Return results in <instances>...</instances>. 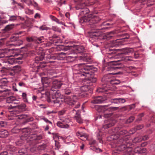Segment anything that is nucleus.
Segmentation results:
<instances>
[{
	"mask_svg": "<svg viewBox=\"0 0 155 155\" xmlns=\"http://www.w3.org/2000/svg\"><path fill=\"white\" fill-rule=\"evenodd\" d=\"M36 53L38 54V56L41 55L42 54H44L43 51V49L42 48H37L36 49Z\"/></svg>",
	"mask_w": 155,
	"mask_h": 155,
	"instance_id": "obj_41",
	"label": "nucleus"
},
{
	"mask_svg": "<svg viewBox=\"0 0 155 155\" xmlns=\"http://www.w3.org/2000/svg\"><path fill=\"white\" fill-rule=\"evenodd\" d=\"M102 97L101 96H98L94 98L91 101V103L93 104H99L102 102Z\"/></svg>",
	"mask_w": 155,
	"mask_h": 155,
	"instance_id": "obj_19",
	"label": "nucleus"
},
{
	"mask_svg": "<svg viewBox=\"0 0 155 155\" xmlns=\"http://www.w3.org/2000/svg\"><path fill=\"white\" fill-rule=\"evenodd\" d=\"M62 91L66 95H71L72 94L71 90L69 88L64 89H63Z\"/></svg>",
	"mask_w": 155,
	"mask_h": 155,
	"instance_id": "obj_32",
	"label": "nucleus"
},
{
	"mask_svg": "<svg viewBox=\"0 0 155 155\" xmlns=\"http://www.w3.org/2000/svg\"><path fill=\"white\" fill-rule=\"evenodd\" d=\"M116 122V120L112 118L107 119L105 120L103 127L104 129L109 128L114 126Z\"/></svg>",
	"mask_w": 155,
	"mask_h": 155,
	"instance_id": "obj_11",
	"label": "nucleus"
},
{
	"mask_svg": "<svg viewBox=\"0 0 155 155\" xmlns=\"http://www.w3.org/2000/svg\"><path fill=\"white\" fill-rule=\"evenodd\" d=\"M86 4L85 3H81L78 5V7H77V9H81L80 12L81 15H85L88 14L89 12V10L88 8L85 7Z\"/></svg>",
	"mask_w": 155,
	"mask_h": 155,
	"instance_id": "obj_8",
	"label": "nucleus"
},
{
	"mask_svg": "<svg viewBox=\"0 0 155 155\" xmlns=\"http://www.w3.org/2000/svg\"><path fill=\"white\" fill-rule=\"evenodd\" d=\"M76 98V96L74 95L67 97L65 99V101L69 105L72 106L75 105L74 108H77L80 107V104L78 102L75 100Z\"/></svg>",
	"mask_w": 155,
	"mask_h": 155,
	"instance_id": "obj_7",
	"label": "nucleus"
},
{
	"mask_svg": "<svg viewBox=\"0 0 155 155\" xmlns=\"http://www.w3.org/2000/svg\"><path fill=\"white\" fill-rule=\"evenodd\" d=\"M57 125L58 126L61 128H67L69 127V125L68 124H64L63 123L60 121L58 122L57 124Z\"/></svg>",
	"mask_w": 155,
	"mask_h": 155,
	"instance_id": "obj_26",
	"label": "nucleus"
},
{
	"mask_svg": "<svg viewBox=\"0 0 155 155\" xmlns=\"http://www.w3.org/2000/svg\"><path fill=\"white\" fill-rule=\"evenodd\" d=\"M39 29L41 30H47L48 29V28L45 25H42L39 27Z\"/></svg>",
	"mask_w": 155,
	"mask_h": 155,
	"instance_id": "obj_64",
	"label": "nucleus"
},
{
	"mask_svg": "<svg viewBox=\"0 0 155 155\" xmlns=\"http://www.w3.org/2000/svg\"><path fill=\"white\" fill-rule=\"evenodd\" d=\"M126 102L125 99L124 98H119V103H124Z\"/></svg>",
	"mask_w": 155,
	"mask_h": 155,
	"instance_id": "obj_62",
	"label": "nucleus"
},
{
	"mask_svg": "<svg viewBox=\"0 0 155 155\" xmlns=\"http://www.w3.org/2000/svg\"><path fill=\"white\" fill-rule=\"evenodd\" d=\"M63 84L62 82L57 80H54L52 83V85L50 91V94L52 93V91H56L58 89L60 88Z\"/></svg>",
	"mask_w": 155,
	"mask_h": 155,
	"instance_id": "obj_9",
	"label": "nucleus"
},
{
	"mask_svg": "<svg viewBox=\"0 0 155 155\" xmlns=\"http://www.w3.org/2000/svg\"><path fill=\"white\" fill-rule=\"evenodd\" d=\"M120 81L119 80L115 79H112L110 81V83L112 84H119Z\"/></svg>",
	"mask_w": 155,
	"mask_h": 155,
	"instance_id": "obj_39",
	"label": "nucleus"
},
{
	"mask_svg": "<svg viewBox=\"0 0 155 155\" xmlns=\"http://www.w3.org/2000/svg\"><path fill=\"white\" fill-rule=\"evenodd\" d=\"M112 79L110 78V74L106 75L102 78L101 81L106 83L110 82V81Z\"/></svg>",
	"mask_w": 155,
	"mask_h": 155,
	"instance_id": "obj_20",
	"label": "nucleus"
},
{
	"mask_svg": "<svg viewBox=\"0 0 155 155\" xmlns=\"http://www.w3.org/2000/svg\"><path fill=\"white\" fill-rule=\"evenodd\" d=\"M24 2L28 5H33V2L30 0H25Z\"/></svg>",
	"mask_w": 155,
	"mask_h": 155,
	"instance_id": "obj_57",
	"label": "nucleus"
},
{
	"mask_svg": "<svg viewBox=\"0 0 155 155\" xmlns=\"http://www.w3.org/2000/svg\"><path fill=\"white\" fill-rule=\"evenodd\" d=\"M77 136H80L81 137H84L85 138H86L87 137V135L86 134L81 133L79 132H78L77 133Z\"/></svg>",
	"mask_w": 155,
	"mask_h": 155,
	"instance_id": "obj_53",
	"label": "nucleus"
},
{
	"mask_svg": "<svg viewBox=\"0 0 155 155\" xmlns=\"http://www.w3.org/2000/svg\"><path fill=\"white\" fill-rule=\"evenodd\" d=\"M41 81L44 88L41 90H45V88L46 87L48 86L49 85V82L47 80V78H42Z\"/></svg>",
	"mask_w": 155,
	"mask_h": 155,
	"instance_id": "obj_21",
	"label": "nucleus"
},
{
	"mask_svg": "<svg viewBox=\"0 0 155 155\" xmlns=\"http://www.w3.org/2000/svg\"><path fill=\"white\" fill-rule=\"evenodd\" d=\"M5 93V95L0 96V102L2 101L4 99V97H7V95H9L10 93V91L8 89H6L3 90H0V94Z\"/></svg>",
	"mask_w": 155,
	"mask_h": 155,
	"instance_id": "obj_14",
	"label": "nucleus"
},
{
	"mask_svg": "<svg viewBox=\"0 0 155 155\" xmlns=\"http://www.w3.org/2000/svg\"><path fill=\"white\" fill-rule=\"evenodd\" d=\"M22 96L24 99V101L25 102L27 101L26 97V94L25 93H23L22 94Z\"/></svg>",
	"mask_w": 155,
	"mask_h": 155,
	"instance_id": "obj_60",
	"label": "nucleus"
},
{
	"mask_svg": "<svg viewBox=\"0 0 155 155\" xmlns=\"http://www.w3.org/2000/svg\"><path fill=\"white\" fill-rule=\"evenodd\" d=\"M22 58V57H18L16 58H9L7 61L6 63L13 64L18 62H20L18 61V60H21Z\"/></svg>",
	"mask_w": 155,
	"mask_h": 155,
	"instance_id": "obj_12",
	"label": "nucleus"
},
{
	"mask_svg": "<svg viewBox=\"0 0 155 155\" xmlns=\"http://www.w3.org/2000/svg\"><path fill=\"white\" fill-rule=\"evenodd\" d=\"M35 42L39 44L44 42V38L43 37H34Z\"/></svg>",
	"mask_w": 155,
	"mask_h": 155,
	"instance_id": "obj_30",
	"label": "nucleus"
},
{
	"mask_svg": "<svg viewBox=\"0 0 155 155\" xmlns=\"http://www.w3.org/2000/svg\"><path fill=\"white\" fill-rule=\"evenodd\" d=\"M72 52L70 51H69L67 52H61L59 53V55L60 56L63 55L64 56V57H67L68 55L71 54Z\"/></svg>",
	"mask_w": 155,
	"mask_h": 155,
	"instance_id": "obj_42",
	"label": "nucleus"
},
{
	"mask_svg": "<svg viewBox=\"0 0 155 155\" xmlns=\"http://www.w3.org/2000/svg\"><path fill=\"white\" fill-rule=\"evenodd\" d=\"M108 89L107 85L104 84L101 87H99L97 90L96 91L98 93H104L107 91Z\"/></svg>",
	"mask_w": 155,
	"mask_h": 155,
	"instance_id": "obj_15",
	"label": "nucleus"
},
{
	"mask_svg": "<svg viewBox=\"0 0 155 155\" xmlns=\"http://www.w3.org/2000/svg\"><path fill=\"white\" fill-rule=\"evenodd\" d=\"M49 94L50 97L51 98V101L54 103L58 104L60 105L62 104V96L58 91L57 90L56 91H52V93H49Z\"/></svg>",
	"mask_w": 155,
	"mask_h": 155,
	"instance_id": "obj_6",
	"label": "nucleus"
},
{
	"mask_svg": "<svg viewBox=\"0 0 155 155\" xmlns=\"http://www.w3.org/2000/svg\"><path fill=\"white\" fill-rule=\"evenodd\" d=\"M46 147L45 144H43L38 146L37 148L39 150H43L45 149Z\"/></svg>",
	"mask_w": 155,
	"mask_h": 155,
	"instance_id": "obj_50",
	"label": "nucleus"
},
{
	"mask_svg": "<svg viewBox=\"0 0 155 155\" xmlns=\"http://www.w3.org/2000/svg\"><path fill=\"white\" fill-rule=\"evenodd\" d=\"M21 70V68L20 66L17 65L13 67L12 69V71H14L16 73H18Z\"/></svg>",
	"mask_w": 155,
	"mask_h": 155,
	"instance_id": "obj_31",
	"label": "nucleus"
},
{
	"mask_svg": "<svg viewBox=\"0 0 155 155\" xmlns=\"http://www.w3.org/2000/svg\"><path fill=\"white\" fill-rule=\"evenodd\" d=\"M91 149L93 151H95L97 152H101V149L96 147H91Z\"/></svg>",
	"mask_w": 155,
	"mask_h": 155,
	"instance_id": "obj_54",
	"label": "nucleus"
},
{
	"mask_svg": "<svg viewBox=\"0 0 155 155\" xmlns=\"http://www.w3.org/2000/svg\"><path fill=\"white\" fill-rule=\"evenodd\" d=\"M23 43V41L21 40L18 39L17 40V41L14 43H7V45L9 46L10 47H12L13 46H19L21 45Z\"/></svg>",
	"mask_w": 155,
	"mask_h": 155,
	"instance_id": "obj_16",
	"label": "nucleus"
},
{
	"mask_svg": "<svg viewBox=\"0 0 155 155\" xmlns=\"http://www.w3.org/2000/svg\"><path fill=\"white\" fill-rule=\"evenodd\" d=\"M50 18L53 21H55L58 24H61L62 25H63V23H62V22L60 21L57 18H56L54 16L52 15H51Z\"/></svg>",
	"mask_w": 155,
	"mask_h": 155,
	"instance_id": "obj_37",
	"label": "nucleus"
},
{
	"mask_svg": "<svg viewBox=\"0 0 155 155\" xmlns=\"http://www.w3.org/2000/svg\"><path fill=\"white\" fill-rule=\"evenodd\" d=\"M116 31H117L115 30V31H112L108 33L106 35L107 38L108 39H109L110 38L113 37L114 35L116 33Z\"/></svg>",
	"mask_w": 155,
	"mask_h": 155,
	"instance_id": "obj_34",
	"label": "nucleus"
},
{
	"mask_svg": "<svg viewBox=\"0 0 155 155\" xmlns=\"http://www.w3.org/2000/svg\"><path fill=\"white\" fill-rule=\"evenodd\" d=\"M134 119V117L133 116L130 117L126 121V123L128 124L132 122Z\"/></svg>",
	"mask_w": 155,
	"mask_h": 155,
	"instance_id": "obj_44",
	"label": "nucleus"
},
{
	"mask_svg": "<svg viewBox=\"0 0 155 155\" xmlns=\"http://www.w3.org/2000/svg\"><path fill=\"white\" fill-rule=\"evenodd\" d=\"M6 149L8 151V153L9 152L11 154L12 153H11V152L14 151L16 149V148L15 147L11 145L7 146Z\"/></svg>",
	"mask_w": 155,
	"mask_h": 155,
	"instance_id": "obj_24",
	"label": "nucleus"
},
{
	"mask_svg": "<svg viewBox=\"0 0 155 155\" xmlns=\"http://www.w3.org/2000/svg\"><path fill=\"white\" fill-rule=\"evenodd\" d=\"M77 122L81 124L83 123V120L81 117L80 114L78 112H76V115L74 117Z\"/></svg>",
	"mask_w": 155,
	"mask_h": 155,
	"instance_id": "obj_22",
	"label": "nucleus"
},
{
	"mask_svg": "<svg viewBox=\"0 0 155 155\" xmlns=\"http://www.w3.org/2000/svg\"><path fill=\"white\" fill-rule=\"evenodd\" d=\"M25 131L27 133V134H25V135L24 136V135H23L22 136V137H21V140H26V138H24V137H23V136H24L25 137H27L28 135L29 134H30V133L28 132V131L27 130H25Z\"/></svg>",
	"mask_w": 155,
	"mask_h": 155,
	"instance_id": "obj_55",
	"label": "nucleus"
},
{
	"mask_svg": "<svg viewBox=\"0 0 155 155\" xmlns=\"http://www.w3.org/2000/svg\"><path fill=\"white\" fill-rule=\"evenodd\" d=\"M7 82V79L5 78H3L0 80V83L6 84Z\"/></svg>",
	"mask_w": 155,
	"mask_h": 155,
	"instance_id": "obj_59",
	"label": "nucleus"
},
{
	"mask_svg": "<svg viewBox=\"0 0 155 155\" xmlns=\"http://www.w3.org/2000/svg\"><path fill=\"white\" fill-rule=\"evenodd\" d=\"M52 29L54 31L60 32L61 30L60 28H58L57 26H54L52 28Z\"/></svg>",
	"mask_w": 155,
	"mask_h": 155,
	"instance_id": "obj_46",
	"label": "nucleus"
},
{
	"mask_svg": "<svg viewBox=\"0 0 155 155\" xmlns=\"http://www.w3.org/2000/svg\"><path fill=\"white\" fill-rule=\"evenodd\" d=\"M71 47V46H64L63 45H59L57 47V49L58 50H62L64 51H66L70 50Z\"/></svg>",
	"mask_w": 155,
	"mask_h": 155,
	"instance_id": "obj_18",
	"label": "nucleus"
},
{
	"mask_svg": "<svg viewBox=\"0 0 155 155\" xmlns=\"http://www.w3.org/2000/svg\"><path fill=\"white\" fill-rule=\"evenodd\" d=\"M77 49L79 52L81 53L84 51V48L83 46H80L78 47Z\"/></svg>",
	"mask_w": 155,
	"mask_h": 155,
	"instance_id": "obj_51",
	"label": "nucleus"
},
{
	"mask_svg": "<svg viewBox=\"0 0 155 155\" xmlns=\"http://www.w3.org/2000/svg\"><path fill=\"white\" fill-rule=\"evenodd\" d=\"M137 151L140 153H144L146 151V149L145 148H143L141 150H137Z\"/></svg>",
	"mask_w": 155,
	"mask_h": 155,
	"instance_id": "obj_63",
	"label": "nucleus"
},
{
	"mask_svg": "<svg viewBox=\"0 0 155 155\" xmlns=\"http://www.w3.org/2000/svg\"><path fill=\"white\" fill-rule=\"evenodd\" d=\"M142 140L141 138L140 137H137L134 138L133 140V142L134 143L137 142H140Z\"/></svg>",
	"mask_w": 155,
	"mask_h": 155,
	"instance_id": "obj_47",
	"label": "nucleus"
},
{
	"mask_svg": "<svg viewBox=\"0 0 155 155\" xmlns=\"http://www.w3.org/2000/svg\"><path fill=\"white\" fill-rule=\"evenodd\" d=\"M26 105L24 104H22L20 105H17L14 106L12 107H15L20 110H24L26 107Z\"/></svg>",
	"mask_w": 155,
	"mask_h": 155,
	"instance_id": "obj_33",
	"label": "nucleus"
},
{
	"mask_svg": "<svg viewBox=\"0 0 155 155\" xmlns=\"http://www.w3.org/2000/svg\"><path fill=\"white\" fill-rule=\"evenodd\" d=\"M82 64H80L75 65V68H78L76 70L79 69L77 73L79 76H84L87 77V79L92 83H95L97 81L95 78H93V75L94 72L97 71V68L93 67L92 66L85 65L83 67L81 66Z\"/></svg>",
	"mask_w": 155,
	"mask_h": 155,
	"instance_id": "obj_1",
	"label": "nucleus"
},
{
	"mask_svg": "<svg viewBox=\"0 0 155 155\" xmlns=\"http://www.w3.org/2000/svg\"><path fill=\"white\" fill-rule=\"evenodd\" d=\"M58 59L56 55H51L50 54H42L41 55L35 57V62L33 64L34 66H32V67H38V63L40 61H42L44 59L45 60L46 59L48 61V60H55Z\"/></svg>",
	"mask_w": 155,
	"mask_h": 155,
	"instance_id": "obj_5",
	"label": "nucleus"
},
{
	"mask_svg": "<svg viewBox=\"0 0 155 155\" xmlns=\"http://www.w3.org/2000/svg\"><path fill=\"white\" fill-rule=\"evenodd\" d=\"M100 20L99 18L97 16H94V18H92L89 21H91L93 24L97 23Z\"/></svg>",
	"mask_w": 155,
	"mask_h": 155,
	"instance_id": "obj_36",
	"label": "nucleus"
},
{
	"mask_svg": "<svg viewBox=\"0 0 155 155\" xmlns=\"http://www.w3.org/2000/svg\"><path fill=\"white\" fill-rule=\"evenodd\" d=\"M133 49L132 48H126L124 49L122 53L125 54H128L133 52Z\"/></svg>",
	"mask_w": 155,
	"mask_h": 155,
	"instance_id": "obj_27",
	"label": "nucleus"
},
{
	"mask_svg": "<svg viewBox=\"0 0 155 155\" xmlns=\"http://www.w3.org/2000/svg\"><path fill=\"white\" fill-rule=\"evenodd\" d=\"M18 37L16 36L14 34L10 38V41L11 42H13L14 43L18 39Z\"/></svg>",
	"mask_w": 155,
	"mask_h": 155,
	"instance_id": "obj_40",
	"label": "nucleus"
},
{
	"mask_svg": "<svg viewBox=\"0 0 155 155\" xmlns=\"http://www.w3.org/2000/svg\"><path fill=\"white\" fill-rule=\"evenodd\" d=\"M144 114L142 113L139 114L138 116L137 119L136 120V121L137 122L140 121L142 120L141 118L144 116Z\"/></svg>",
	"mask_w": 155,
	"mask_h": 155,
	"instance_id": "obj_43",
	"label": "nucleus"
},
{
	"mask_svg": "<svg viewBox=\"0 0 155 155\" xmlns=\"http://www.w3.org/2000/svg\"><path fill=\"white\" fill-rule=\"evenodd\" d=\"M117 144L116 145L117 148L116 150L117 151L115 153H119L118 151H124V152H127L130 151L131 150L130 147V144L128 140H117Z\"/></svg>",
	"mask_w": 155,
	"mask_h": 155,
	"instance_id": "obj_4",
	"label": "nucleus"
},
{
	"mask_svg": "<svg viewBox=\"0 0 155 155\" xmlns=\"http://www.w3.org/2000/svg\"><path fill=\"white\" fill-rule=\"evenodd\" d=\"M90 88V87L88 85H84L82 86L81 87V90L82 91H88L89 89Z\"/></svg>",
	"mask_w": 155,
	"mask_h": 155,
	"instance_id": "obj_38",
	"label": "nucleus"
},
{
	"mask_svg": "<svg viewBox=\"0 0 155 155\" xmlns=\"http://www.w3.org/2000/svg\"><path fill=\"white\" fill-rule=\"evenodd\" d=\"M19 112V111H14L13 114H14V116L17 117V118L19 119L26 118L27 117V116L25 114H18Z\"/></svg>",
	"mask_w": 155,
	"mask_h": 155,
	"instance_id": "obj_17",
	"label": "nucleus"
},
{
	"mask_svg": "<svg viewBox=\"0 0 155 155\" xmlns=\"http://www.w3.org/2000/svg\"><path fill=\"white\" fill-rule=\"evenodd\" d=\"M10 51V49H5L0 52V58H3L6 56V54L9 52Z\"/></svg>",
	"mask_w": 155,
	"mask_h": 155,
	"instance_id": "obj_28",
	"label": "nucleus"
},
{
	"mask_svg": "<svg viewBox=\"0 0 155 155\" xmlns=\"http://www.w3.org/2000/svg\"><path fill=\"white\" fill-rule=\"evenodd\" d=\"M14 25L13 24L8 25L5 27L4 30L6 31H8L12 29L14 27Z\"/></svg>",
	"mask_w": 155,
	"mask_h": 155,
	"instance_id": "obj_35",
	"label": "nucleus"
},
{
	"mask_svg": "<svg viewBox=\"0 0 155 155\" xmlns=\"http://www.w3.org/2000/svg\"><path fill=\"white\" fill-rule=\"evenodd\" d=\"M26 40H27V41L28 42H30V41H32L35 42L34 37H31V38L27 37L26 38Z\"/></svg>",
	"mask_w": 155,
	"mask_h": 155,
	"instance_id": "obj_61",
	"label": "nucleus"
},
{
	"mask_svg": "<svg viewBox=\"0 0 155 155\" xmlns=\"http://www.w3.org/2000/svg\"><path fill=\"white\" fill-rule=\"evenodd\" d=\"M63 122L66 123H68L71 122V120L68 118H63L61 119Z\"/></svg>",
	"mask_w": 155,
	"mask_h": 155,
	"instance_id": "obj_48",
	"label": "nucleus"
},
{
	"mask_svg": "<svg viewBox=\"0 0 155 155\" xmlns=\"http://www.w3.org/2000/svg\"><path fill=\"white\" fill-rule=\"evenodd\" d=\"M111 102L112 103L114 104H119V98H114L112 99L111 100Z\"/></svg>",
	"mask_w": 155,
	"mask_h": 155,
	"instance_id": "obj_58",
	"label": "nucleus"
},
{
	"mask_svg": "<svg viewBox=\"0 0 155 155\" xmlns=\"http://www.w3.org/2000/svg\"><path fill=\"white\" fill-rule=\"evenodd\" d=\"M110 114H106L104 115L103 116L101 115H100L98 116L97 118H102V117H104L106 118V117H110Z\"/></svg>",
	"mask_w": 155,
	"mask_h": 155,
	"instance_id": "obj_56",
	"label": "nucleus"
},
{
	"mask_svg": "<svg viewBox=\"0 0 155 155\" xmlns=\"http://www.w3.org/2000/svg\"><path fill=\"white\" fill-rule=\"evenodd\" d=\"M7 125L6 121H0V126L2 127H5Z\"/></svg>",
	"mask_w": 155,
	"mask_h": 155,
	"instance_id": "obj_52",
	"label": "nucleus"
},
{
	"mask_svg": "<svg viewBox=\"0 0 155 155\" xmlns=\"http://www.w3.org/2000/svg\"><path fill=\"white\" fill-rule=\"evenodd\" d=\"M8 134V132L6 130H0V137H6Z\"/></svg>",
	"mask_w": 155,
	"mask_h": 155,
	"instance_id": "obj_25",
	"label": "nucleus"
},
{
	"mask_svg": "<svg viewBox=\"0 0 155 155\" xmlns=\"http://www.w3.org/2000/svg\"><path fill=\"white\" fill-rule=\"evenodd\" d=\"M107 57L110 60H112L109 61V64L110 65H114L110 67H108L107 70L108 71H112L120 69L121 68L120 67L116 66L122 64L123 63V61H127L131 60L129 58L130 57L129 56L123 57L120 60H118L115 59V57L111 54H108Z\"/></svg>",
	"mask_w": 155,
	"mask_h": 155,
	"instance_id": "obj_2",
	"label": "nucleus"
},
{
	"mask_svg": "<svg viewBox=\"0 0 155 155\" xmlns=\"http://www.w3.org/2000/svg\"><path fill=\"white\" fill-rule=\"evenodd\" d=\"M14 101H17L16 100V98L13 96L7 97L6 98V101L8 103H12Z\"/></svg>",
	"mask_w": 155,
	"mask_h": 155,
	"instance_id": "obj_29",
	"label": "nucleus"
},
{
	"mask_svg": "<svg viewBox=\"0 0 155 155\" xmlns=\"http://www.w3.org/2000/svg\"><path fill=\"white\" fill-rule=\"evenodd\" d=\"M16 20H17V16H11L9 17V21H14Z\"/></svg>",
	"mask_w": 155,
	"mask_h": 155,
	"instance_id": "obj_45",
	"label": "nucleus"
},
{
	"mask_svg": "<svg viewBox=\"0 0 155 155\" xmlns=\"http://www.w3.org/2000/svg\"><path fill=\"white\" fill-rule=\"evenodd\" d=\"M121 40L120 39H117L116 40L113 41L111 46L112 47H118L121 45Z\"/></svg>",
	"mask_w": 155,
	"mask_h": 155,
	"instance_id": "obj_23",
	"label": "nucleus"
},
{
	"mask_svg": "<svg viewBox=\"0 0 155 155\" xmlns=\"http://www.w3.org/2000/svg\"><path fill=\"white\" fill-rule=\"evenodd\" d=\"M143 127V126L142 125H139L136 126L135 127L134 129L133 130V132H132V134H133V133H134L135 132V129H136V130H140Z\"/></svg>",
	"mask_w": 155,
	"mask_h": 155,
	"instance_id": "obj_49",
	"label": "nucleus"
},
{
	"mask_svg": "<svg viewBox=\"0 0 155 155\" xmlns=\"http://www.w3.org/2000/svg\"><path fill=\"white\" fill-rule=\"evenodd\" d=\"M101 34V33L97 30H95L91 32L90 34V37L91 38L96 39H98V37Z\"/></svg>",
	"mask_w": 155,
	"mask_h": 155,
	"instance_id": "obj_13",
	"label": "nucleus"
},
{
	"mask_svg": "<svg viewBox=\"0 0 155 155\" xmlns=\"http://www.w3.org/2000/svg\"><path fill=\"white\" fill-rule=\"evenodd\" d=\"M118 108V107H109V105H106L99 107L98 111V112H104L106 111L110 112L114 110H117Z\"/></svg>",
	"mask_w": 155,
	"mask_h": 155,
	"instance_id": "obj_10",
	"label": "nucleus"
},
{
	"mask_svg": "<svg viewBox=\"0 0 155 155\" xmlns=\"http://www.w3.org/2000/svg\"><path fill=\"white\" fill-rule=\"evenodd\" d=\"M114 134L110 136V138L113 140H120V141L128 140L127 131L125 130H122L119 127L115 128L113 130Z\"/></svg>",
	"mask_w": 155,
	"mask_h": 155,
	"instance_id": "obj_3",
	"label": "nucleus"
}]
</instances>
